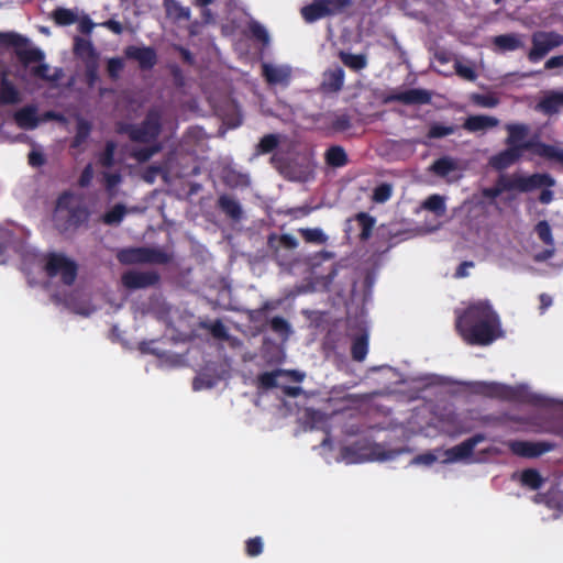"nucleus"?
<instances>
[{"instance_id": "79ce46f5", "label": "nucleus", "mask_w": 563, "mask_h": 563, "mask_svg": "<svg viewBox=\"0 0 563 563\" xmlns=\"http://www.w3.org/2000/svg\"><path fill=\"white\" fill-rule=\"evenodd\" d=\"M279 145V136L277 134H266L264 135L258 144L256 145L257 154H269L275 151Z\"/></svg>"}, {"instance_id": "a211bd4d", "label": "nucleus", "mask_w": 563, "mask_h": 563, "mask_svg": "<svg viewBox=\"0 0 563 563\" xmlns=\"http://www.w3.org/2000/svg\"><path fill=\"white\" fill-rule=\"evenodd\" d=\"M262 74L269 85L288 86L291 79V69L287 66L263 64Z\"/></svg>"}, {"instance_id": "9d476101", "label": "nucleus", "mask_w": 563, "mask_h": 563, "mask_svg": "<svg viewBox=\"0 0 563 563\" xmlns=\"http://www.w3.org/2000/svg\"><path fill=\"white\" fill-rule=\"evenodd\" d=\"M507 446L512 454L527 459L539 457L542 454L551 452L555 449V444L552 442H531L525 440H511L507 443Z\"/></svg>"}, {"instance_id": "58836bf2", "label": "nucleus", "mask_w": 563, "mask_h": 563, "mask_svg": "<svg viewBox=\"0 0 563 563\" xmlns=\"http://www.w3.org/2000/svg\"><path fill=\"white\" fill-rule=\"evenodd\" d=\"M355 219L361 227L360 239L362 241L368 240L375 225V219L366 212L357 213Z\"/></svg>"}, {"instance_id": "72a5a7b5", "label": "nucleus", "mask_w": 563, "mask_h": 563, "mask_svg": "<svg viewBox=\"0 0 563 563\" xmlns=\"http://www.w3.org/2000/svg\"><path fill=\"white\" fill-rule=\"evenodd\" d=\"M457 130L459 126L455 124L445 125L440 122H432L429 125L427 137L429 140H438L454 134Z\"/></svg>"}, {"instance_id": "5701e85b", "label": "nucleus", "mask_w": 563, "mask_h": 563, "mask_svg": "<svg viewBox=\"0 0 563 563\" xmlns=\"http://www.w3.org/2000/svg\"><path fill=\"white\" fill-rule=\"evenodd\" d=\"M499 124V120L495 117L476 114L470 115L463 123V129L468 132H479L488 129L496 128Z\"/></svg>"}, {"instance_id": "6e6552de", "label": "nucleus", "mask_w": 563, "mask_h": 563, "mask_svg": "<svg viewBox=\"0 0 563 563\" xmlns=\"http://www.w3.org/2000/svg\"><path fill=\"white\" fill-rule=\"evenodd\" d=\"M118 258L123 264H167L170 261V256L166 252L152 247H134L123 250L119 253Z\"/></svg>"}, {"instance_id": "de8ad7c7", "label": "nucleus", "mask_w": 563, "mask_h": 563, "mask_svg": "<svg viewBox=\"0 0 563 563\" xmlns=\"http://www.w3.org/2000/svg\"><path fill=\"white\" fill-rule=\"evenodd\" d=\"M264 542L261 537H253L245 541V553L250 558L258 556L263 553Z\"/></svg>"}, {"instance_id": "2f4dec72", "label": "nucleus", "mask_w": 563, "mask_h": 563, "mask_svg": "<svg viewBox=\"0 0 563 563\" xmlns=\"http://www.w3.org/2000/svg\"><path fill=\"white\" fill-rule=\"evenodd\" d=\"M368 352V335L362 333L353 339L351 346L352 358L356 362L365 360Z\"/></svg>"}, {"instance_id": "e2e57ef3", "label": "nucleus", "mask_w": 563, "mask_h": 563, "mask_svg": "<svg viewBox=\"0 0 563 563\" xmlns=\"http://www.w3.org/2000/svg\"><path fill=\"white\" fill-rule=\"evenodd\" d=\"M280 389L285 396L291 397V398H296L303 393L302 388L299 386L282 385Z\"/></svg>"}, {"instance_id": "e433bc0d", "label": "nucleus", "mask_w": 563, "mask_h": 563, "mask_svg": "<svg viewBox=\"0 0 563 563\" xmlns=\"http://www.w3.org/2000/svg\"><path fill=\"white\" fill-rule=\"evenodd\" d=\"M298 233L307 243L321 245L328 241V236L320 228H300Z\"/></svg>"}, {"instance_id": "f8f14e48", "label": "nucleus", "mask_w": 563, "mask_h": 563, "mask_svg": "<svg viewBox=\"0 0 563 563\" xmlns=\"http://www.w3.org/2000/svg\"><path fill=\"white\" fill-rule=\"evenodd\" d=\"M432 100L431 91L421 88H411L393 92L386 97V102H399L406 106L428 104Z\"/></svg>"}, {"instance_id": "39448f33", "label": "nucleus", "mask_w": 563, "mask_h": 563, "mask_svg": "<svg viewBox=\"0 0 563 563\" xmlns=\"http://www.w3.org/2000/svg\"><path fill=\"white\" fill-rule=\"evenodd\" d=\"M352 7L353 0H312L300 12L306 22L312 23L325 16L343 14Z\"/></svg>"}, {"instance_id": "8fccbe9b", "label": "nucleus", "mask_w": 563, "mask_h": 563, "mask_svg": "<svg viewBox=\"0 0 563 563\" xmlns=\"http://www.w3.org/2000/svg\"><path fill=\"white\" fill-rule=\"evenodd\" d=\"M124 68L123 59L120 57L109 58L107 62V73L112 80H117L120 77L121 71Z\"/></svg>"}, {"instance_id": "b1692460", "label": "nucleus", "mask_w": 563, "mask_h": 563, "mask_svg": "<svg viewBox=\"0 0 563 563\" xmlns=\"http://www.w3.org/2000/svg\"><path fill=\"white\" fill-rule=\"evenodd\" d=\"M493 44L499 52L503 53L514 52L525 47V43L522 42V35L517 33L497 35L493 38Z\"/></svg>"}, {"instance_id": "f3484780", "label": "nucleus", "mask_w": 563, "mask_h": 563, "mask_svg": "<svg viewBox=\"0 0 563 563\" xmlns=\"http://www.w3.org/2000/svg\"><path fill=\"white\" fill-rule=\"evenodd\" d=\"M267 245L273 252L274 257L282 262V260L285 258V255L282 254V250L285 249L288 251H294L298 247L299 242L295 236L290 234H282L278 236L275 233H272L268 236Z\"/></svg>"}, {"instance_id": "aec40b11", "label": "nucleus", "mask_w": 563, "mask_h": 563, "mask_svg": "<svg viewBox=\"0 0 563 563\" xmlns=\"http://www.w3.org/2000/svg\"><path fill=\"white\" fill-rule=\"evenodd\" d=\"M14 121L23 130H34L37 128L40 120L36 106L29 104L18 110L14 113Z\"/></svg>"}, {"instance_id": "7ed1b4c3", "label": "nucleus", "mask_w": 563, "mask_h": 563, "mask_svg": "<svg viewBox=\"0 0 563 563\" xmlns=\"http://www.w3.org/2000/svg\"><path fill=\"white\" fill-rule=\"evenodd\" d=\"M473 393L503 401L539 404V396L529 393L525 386H509L497 382H477L473 385Z\"/></svg>"}, {"instance_id": "4be33fe9", "label": "nucleus", "mask_w": 563, "mask_h": 563, "mask_svg": "<svg viewBox=\"0 0 563 563\" xmlns=\"http://www.w3.org/2000/svg\"><path fill=\"white\" fill-rule=\"evenodd\" d=\"M460 165L456 158L442 156L435 159L429 167V172L440 178H449L451 174L459 172Z\"/></svg>"}, {"instance_id": "bb28decb", "label": "nucleus", "mask_w": 563, "mask_h": 563, "mask_svg": "<svg viewBox=\"0 0 563 563\" xmlns=\"http://www.w3.org/2000/svg\"><path fill=\"white\" fill-rule=\"evenodd\" d=\"M324 162L329 167L341 168L347 165L349 157L341 145H331L324 152Z\"/></svg>"}, {"instance_id": "2eb2a0df", "label": "nucleus", "mask_w": 563, "mask_h": 563, "mask_svg": "<svg viewBox=\"0 0 563 563\" xmlns=\"http://www.w3.org/2000/svg\"><path fill=\"white\" fill-rule=\"evenodd\" d=\"M555 185L554 178L549 174L534 173L529 176L517 174V191L530 192L532 190L553 187Z\"/></svg>"}, {"instance_id": "bf43d9fd", "label": "nucleus", "mask_w": 563, "mask_h": 563, "mask_svg": "<svg viewBox=\"0 0 563 563\" xmlns=\"http://www.w3.org/2000/svg\"><path fill=\"white\" fill-rule=\"evenodd\" d=\"M455 70L460 77L466 80L474 81L477 78L476 71L470 66L462 65L459 63L455 66Z\"/></svg>"}, {"instance_id": "20e7f679", "label": "nucleus", "mask_w": 563, "mask_h": 563, "mask_svg": "<svg viewBox=\"0 0 563 563\" xmlns=\"http://www.w3.org/2000/svg\"><path fill=\"white\" fill-rule=\"evenodd\" d=\"M161 131V115L154 110H150L140 124L122 123L118 128L119 133L126 134L131 141L139 143L156 141Z\"/></svg>"}, {"instance_id": "3c124183", "label": "nucleus", "mask_w": 563, "mask_h": 563, "mask_svg": "<svg viewBox=\"0 0 563 563\" xmlns=\"http://www.w3.org/2000/svg\"><path fill=\"white\" fill-rule=\"evenodd\" d=\"M269 324L272 331L280 335L288 336L291 331L289 322L279 316L272 318Z\"/></svg>"}, {"instance_id": "69168bd1", "label": "nucleus", "mask_w": 563, "mask_h": 563, "mask_svg": "<svg viewBox=\"0 0 563 563\" xmlns=\"http://www.w3.org/2000/svg\"><path fill=\"white\" fill-rule=\"evenodd\" d=\"M95 23L91 21L90 18L85 16L80 20L78 29L79 32L82 34H90L93 30Z\"/></svg>"}, {"instance_id": "4468645a", "label": "nucleus", "mask_w": 563, "mask_h": 563, "mask_svg": "<svg viewBox=\"0 0 563 563\" xmlns=\"http://www.w3.org/2000/svg\"><path fill=\"white\" fill-rule=\"evenodd\" d=\"M124 55L128 59L136 60L143 70L152 69L157 63L156 51L151 46L130 45L125 47Z\"/></svg>"}, {"instance_id": "603ef678", "label": "nucleus", "mask_w": 563, "mask_h": 563, "mask_svg": "<svg viewBox=\"0 0 563 563\" xmlns=\"http://www.w3.org/2000/svg\"><path fill=\"white\" fill-rule=\"evenodd\" d=\"M167 174V169L164 166L151 165L144 170L142 177L146 183L153 184L158 175L166 177Z\"/></svg>"}, {"instance_id": "09e8293b", "label": "nucleus", "mask_w": 563, "mask_h": 563, "mask_svg": "<svg viewBox=\"0 0 563 563\" xmlns=\"http://www.w3.org/2000/svg\"><path fill=\"white\" fill-rule=\"evenodd\" d=\"M393 195V187L388 183H382L378 186L375 187L373 191V200L377 203H384Z\"/></svg>"}, {"instance_id": "f704fd0d", "label": "nucleus", "mask_w": 563, "mask_h": 563, "mask_svg": "<svg viewBox=\"0 0 563 563\" xmlns=\"http://www.w3.org/2000/svg\"><path fill=\"white\" fill-rule=\"evenodd\" d=\"M520 483L522 486L537 490L543 485L544 479L539 471L534 468H527L523 470L520 474Z\"/></svg>"}, {"instance_id": "a19ab883", "label": "nucleus", "mask_w": 563, "mask_h": 563, "mask_svg": "<svg viewBox=\"0 0 563 563\" xmlns=\"http://www.w3.org/2000/svg\"><path fill=\"white\" fill-rule=\"evenodd\" d=\"M471 101L481 108H495L499 104L500 100L495 93H472Z\"/></svg>"}, {"instance_id": "864d4df0", "label": "nucleus", "mask_w": 563, "mask_h": 563, "mask_svg": "<svg viewBox=\"0 0 563 563\" xmlns=\"http://www.w3.org/2000/svg\"><path fill=\"white\" fill-rule=\"evenodd\" d=\"M495 187L499 188L501 194L504 191L517 190V174H514L510 177L500 175L496 181Z\"/></svg>"}, {"instance_id": "0eeeda50", "label": "nucleus", "mask_w": 563, "mask_h": 563, "mask_svg": "<svg viewBox=\"0 0 563 563\" xmlns=\"http://www.w3.org/2000/svg\"><path fill=\"white\" fill-rule=\"evenodd\" d=\"M45 272L51 278L60 275L62 282L70 286L77 277V265L64 254L49 253L46 257Z\"/></svg>"}, {"instance_id": "c03bdc74", "label": "nucleus", "mask_w": 563, "mask_h": 563, "mask_svg": "<svg viewBox=\"0 0 563 563\" xmlns=\"http://www.w3.org/2000/svg\"><path fill=\"white\" fill-rule=\"evenodd\" d=\"M99 58L85 60V79L89 87H93L99 79Z\"/></svg>"}, {"instance_id": "473e14b6", "label": "nucleus", "mask_w": 563, "mask_h": 563, "mask_svg": "<svg viewBox=\"0 0 563 563\" xmlns=\"http://www.w3.org/2000/svg\"><path fill=\"white\" fill-rule=\"evenodd\" d=\"M90 217L89 210L85 206H76L68 210L67 224L71 228H79L88 222Z\"/></svg>"}, {"instance_id": "f03ea898", "label": "nucleus", "mask_w": 563, "mask_h": 563, "mask_svg": "<svg viewBox=\"0 0 563 563\" xmlns=\"http://www.w3.org/2000/svg\"><path fill=\"white\" fill-rule=\"evenodd\" d=\"M455 329L468 345L486 346L503 336L499 316L487 301L471 303L456 312Z\"/></svg>"}, {"instance_id": "680f3d73", "label": "nucleus", "mask_w": 563, "mask_h": 563, "mask_svg": "<svg viewBox=\"0 0 563 563\" xmlns=\"http://www.w3.org/2000/svg\"><path fill=\"white\" fill-rule=\"evenodd\" d=\"M29 164L33 167H40L45 164V157L42 153L32 151L27 156Z\"/></svg>"}, {"instance_id": "393cba45", "label": "nucleus", "mask_w": 563, "mask_h": 563, "mask_svg": "<svg viewBox=\"0 0 563 563\" xmlns=\"http://www.w3.org/2000/svg\"><path fill=\"white\" fill-rule=\"evenodd\" d=\"M344 77L343 68L338 66L334 69H329L324 73L322 88L329 92H338L344 85Z\"/></svg>"}, {"instance_id": "49530a36", "label": "nucleus", "mask_w": 563, "mask_h": 563, "mask_svg": "<svg viewBox=\"0 0 563 563\" xmlns=\"http://www.w3.org/2000/svg\"><path fill=\"white\" fill-rule=\"evenodd\" d=\"M162 150V145L156 143L150 147L133 150L131 156L140 163L150 161L156 153Z\"/></svg>"}, {"instance_id": "1a4fd4ad", "label": "nucleus", "mask_w": 563, "mask_h": 563, "mask_svg": "<svg viewBox=\"0 0 563 563\" xmlns=\"http://www.w3.org/2000/svg\"><path fill=\"white\" fill-rule=\"evenodd\" d=\"M532 47L528 53V59L531 63L540 62L545 55L555 47L563 44V35L556 32H536L531 37Z\"/></svg>"}, {"instance_id": "0e129e2a", "label": "nucleus", "mask_w": 563, "mask_h": 563, "mask_svg": "<svg viewBox=\"0 0 563 563\" xmlns=\"http://www.w3.org/2000/svg\"><path fill=\"white\" fill-rule=\"evenodd\" d=\"M437 461V456L432 453L419 454L413 459L417 464L431 465Z\"/></svg>"}, {"instance_id": "13d9d810", "label": "nucleus", "mask_w": 563, "mask_h": 563, "mask_svg": "<svg viewBox=\"0 0 563 563\" xmlns=\"http://www.w3.org/2000/svg\"><path fill=\"white\" fill-rule=\"evenodd\" d=\"M210 333L220 340H227L229 338L228 330L221 320H216L209 328Z\"/></svg>"}, {"instance_id": "dca6fc26", "label": "nucleus", "mask_w": 563, "mask_h": 563, "mask_svg": "<svg viewBox=\"0 0 563 563\" xmlns=\"http://www.w3.org/2000/svg\"><path fill=\"white\" fill-rule=\"evenodd\" d=\"M485 440L483 433H476L473 437L466 439L460 444L449 449L446 454L451 461H461L468 459L473 455L475 446Z\"/></svg>"}, {"instance_id": "7c9ffc66", "label": "nucleus", "mask_w": 563, "mask_h": 563, "mask_svg": "<svg viewBox=\"0 0 563 563\" xmlns=\"http://www.w3.org/2000/svg\"><path fill=\"white\" fill-rule=\"evenodd\" d=\"M339 58L344 66L354 71L364 69L367 66L366 56L363 54H352L344 51L339 53Z\"/></svg>"}, {"instance_id": "9b49d317", "label": "nucleus", "mask_w": 563, "mask_h": 563, "mask_svg": "<svg viewBox=\"0 0 563 563\" xmlns=\"http://www.w3.org/2000/svg\"><path fill=\"white\" fill-rule=\"evenodd\" d=\"M161 280V276L155 271H128L122 274L121 283L126 289L136 290L153 287Z\"/></svg>"}, {"instance_id": "774afa93", "label": "nucleus", "mask_w": 563, "mask_h": 563, "mask_svg": "<svg viewBox=\"0 0 563 563\" xmlns=\"http://www.w3.org/2000/svg\"><path fill=\"white\" fill-rule=\"evenodd\" d=\"M545 69L563 67V54L549 58L544 64Z\"/></svg>"}, {"instance_id": "412c9836", "label": "nucleus", "mask_w": 563, "mask_h": 563, "mask_svg": "<svg viewBox=\"0 0 563 563\" xmlns=\"http://www.w3.org/2000/svg\"><path fill=\"white\" fill-rule=\"evenodd\" d=\"M217 207L233 221H240L243 218V209L240 202L227 194L219 196Z\"/></svg>"}, {"instance_id": "c756f323", "label": "nucleus", "mask_w": 563, "mask_h": 563, "mask_svg": "<svg viewBox=\"0 0 563 563\" xmlns=\"http://www.w3.org/2000/svg\"><path fill=\"white\" fill-rule=\"evenodd\" d=\"M163 7L169 18L177 21H187L190 19L189 8L183 7L177 0H163Z\"/></svg>"}, {"instance_id": "4d7b16f0", "label": "nucleus", "mask_w": 563, "mask_h": 563, "mask_svg": "<svg viewBox=\"0 0 563 563\" xmlns=\"http://www.w3.org/2000/svg\"><path fill=\"white\" fill-rule=\"evenodd\" d=\"M114 151L115 144L113 142H108L99 159L102 166L111 167L114 164Z\"/></svg>"}, {"instance_id": "4c0bfd02", "label": "nucleus", "mask_w": 563, "mask_h": 563, "mask_svg": "<svg viewBox=\"0 0 563 563\" xmlns=\"http://www.w3.org/2000/svg\"><path fill=\"white\" fill-rule=\"evenodd\" d=\"M125 213V206L122 203H117L102 216V222L107 225H118L122 222Z\"/></svg>"}, {"instance_id": "a18cd8bd", "label": "nucleus", "mask_w": 563, "mask_h": 563, "mask_svg": "<svg viewBox=\"0 0 563 563\" xmlns=\"http://www.w3.org/2000/svg\"><path fill=\"white\" fill-rule=\"evenodd\" d=\"M538 238L548 246H554V239L552 236V230L547 220H541L534 228Z\"/></svg>"}, {"instance_id": "052dcab7", "label": "nucleus", "mask_w": 563, "mask_h": 563, "mask_svg": "<svg viewBox=\"0 0 563 563\" xmlns=\"http://www.w3.org/2000/svg\"><path fill=\"white\" fill-rule=\"evenodd\" d=\"M92 177H93V170H92V166L90 164H88L81 172L80 176H79V179H78V185L82 188L85 187H88L92 180Z\"/></svg>"}, {"instance_id": "5fc2aeb1", "label": "nucleus", "mask_w": 563, "mask_h": 563, "mask_svg": "<svg viewBox=\"0 0 563 563\" xmlns=\"http://www.w3.org/2000/svg\"><path fill=\"white\" fill-rule=\"evenodd\" d=\"M250 32L254 38L262 42L263 44H267L269 41V35L266 29L261 25L258 22L253 21L250 23Z\"/></svg>"}, {"instance_id": "ddd939ff", "label": "nucleus", "mask_w": 563, "mask_h": 563, "mask_svg": "<svg viewBox=\"0 0 563 563\" xmlns=\"http://www.w3.org/2000/svg\"><path fill=\"white\" fill-rule=\"evenodd\" d=\"M289 377L291 380L300 383L305 378V374L296 369H274L272 372H264L257 376L258 388L268 390L275 387L280 388L278 383L279 377Z\"/></svg>"}, {"instance_id": "c85d7f7f", "label": "nucleus", "mask_w": 563, "mask_h": 563, "mask_svg": "<svg viewBox=\"0 0 563 563\" xmlns=\"http://www.w3.org/2000/svg\"><path fill=\"white\" fill-rule=\"evenodd\" d=\"M74 53L85 60L99 58V55L89 40L76 36L74 40Z\"/></svg>"}, {"instance_id": "37998d69", "label": "nucleus", "mask_w": 563, "mask_h": 563, "mask_svg": "<svg viewBox=\"0 0 563 563\" xmlns=\"http://www.w3.org/2000/svg\"><path fill=\"white\" fill-rule=\"evenodd\" d=\"M53 19L57 25L67 26L77 21V15L70 9L57 8L53 11Z\"/></svg>"}, {"instance_id": "c9c22d12", "label": "nucleus", "mask_w": 563, "mask_h": 563, "mask_svg": "<svg viewBox=\"0 0 563 563\" xmlns=\"http://www.w3.org/2000/svg\"><path fill=\"white\" fill-rule=\"evenodd\" d=\"M90 132H91L90 122L85 119H79L76 124V133L71 141L70 146L73 148H77V147L81 146L89 137Z\"/></svg>"}, {"instance_id": "338daca9", "label": "nucleus", "mask_w": 563, "mask_h": 563, "mask_svg": "<svg viewBox=\"0 0 563 563\" xmlns=\"http://www.w3.org/2000/svg\"><path fill=\"white\" fill-rule=\"evenodd\" d=\"M473 266H474V263H473V262H471V261H464V262H462V263L457 266V268H456V271H455L454 276H455L456 278H464V277H466V276L468 275L467 269H468L470 267H473Z\"/></svg>"}, {"instance_id": "f257e3e1", "label": "nucleus", "mask_w": 563, "mask_h": 563, "mask_svg": "<svg viewBox=\"0 0 563 563\" xmlns=\"http://www.w3.org/2000/svg\"><path fill=\"white\" fill-rule=\"evenodd\" d=\"M505 130L507 131L506 148L488 158V165L493 169L503 172L509 168L518 163L526 152L532 156L563 164V148L542 142L538 134L527 139L530 133L528 124L508 123Z\"/></svg>"}, {"instance_id": "423d86ee", "label": "nucleus", "mask_w": 563, "mask_h": 563, "mask_svg": "<svg viewBox=\"0 0 563 563\" xmlns=\"http://www.w3.org/2000/svg\"><path fill=\"white\" fill-rule=\"evenodd\" d=\"M29 40L15 32H0V46L14 47L19 60L27 66L31 63H41L44 60L45 55L43 51L37 47L22 48L26 46Z\"/></svg>"}, {"instance_id": "ea45409f", "label": "nucleus", "mask_w": 563, "mask_h": 563, "mask_svg": "<svg viewBox=\"0 0 563 563\" xmlns=\"http://www.w3.org/2000/svg\"><path fill=\"white\" fill-rule=\"evenodd\" d=\"M422 206L426 210L434 212L437 216H443L446 211L444 197L437 194L429 196Z\"/></svg>"}, {"instance_id": "6ab92c4d", "label": "nucleus", "mask_w": 563, "mask_h": 563, "mask_svg": "<svg viewBox=\"0 0 563 563\" xmlns=\"http://www.w3.org/2000/svg\"><path fill=\"white\" fill-rule=\"evenodd\" d=\"M563 108V91L551 90L538 102L537 110L547 115H553Z\"/></svg>"}, {"instance_id": "cd10ccee", "label": "nucleus", "mask_w": 563, "mask_h": 563, "mask_svg": "<svg viewBox=\"0 0 563 563\" xmlns=\"http://www.w3.org/2000/svg\"><path fill=\"white\" fill-rule=\"evenodd\" d=\"M325 119V129L330 133H342L352 128L351 117L346 113H332Z\"/></svg>"}, {"instance_id": "a878e982", "label": "nucleus", "mask_w": 563, "mask_h": 563, "mask_svg": "<svg viewBox=\"0 0 563 563\" xmlns=\"http://www.w3.org/2000/svg\"><path fill=\"white\" fill-rule=\"evenodd\" d=\"M0 101L2 102L3 106L16 104L21 101L19 90L8 79L5 73H2L1 80H0Z\"/></svg>"}, {"instance_id": "6e6d98bb", "label": "nucleus", "mask_w": 563, "mask_h": 563, "mask_svg": "<svg viewBox=\"0 0 563 563\" xmlns=\"http://www.w3.org/2000/svg\"><path fill=\"white\" fill-rule=\"evenodd\" d=\"M49 66L45 63H40L37 66H33L31 68V74L36 77L47 81H54L58 79V76H49Z\"/></svg>"}]
</instances>
